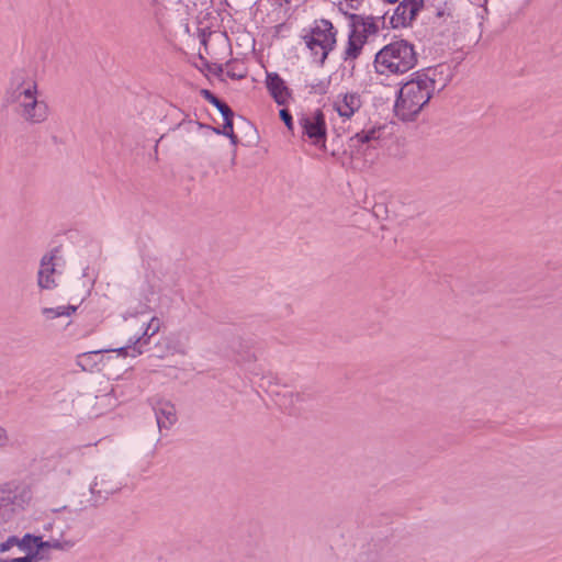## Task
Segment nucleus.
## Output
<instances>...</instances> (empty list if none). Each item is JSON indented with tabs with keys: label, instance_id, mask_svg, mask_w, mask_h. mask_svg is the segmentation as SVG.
Listing matches in <instances>:
<instances>
[{
	"label": "nucleus",
	"instance_id": "1",
	"mask_svg": "<svg viewBox=\"0 0 562 562\" xmlns=\"http://www.w3.org/2000/svg\"><path fill=\"white\" fill-rule=\"evenodd\" d=\"M4 103L25 123L35 125L45 123L50 109L42 98L36 74L25 67L11 71L5 91Z\"/></svg>",
	"mask_w": 562,
	"mask_h": 562
},
{
	"label": "nucleus",
	"instance_id": "2",
	"mask_svg": "<svg viewBox=\"0 0 562 562\" xmlns=\"http://www.w3.org/2000/svg\"><path fill=\"white\" fill-rule=\"evenodd\" d=\"M451 79L448 66L439 65L413 74L400 89L394 111L402 121H413L429 102L436 90H442Z\"/></svg>",
	"mask_w": 562,
	"mask_h": 562
},
{
	"label": "nucleus",
	"instance_id": "3",
	"mask_svg": "<svg viewBox=\"0 0 562 562\" xmlns=\"http://www.w3.org/2000/svg\"><path fill=\"white\" fill-rule=\"evenodd\" d=\"M131 327H137V331L128 338L127 342L115 349H104L83 352L77 356L76 363L81 368L82 371L92 372L98 367L97 358L102 352L114 351L119 357L122 358H136L140 356L145 348L149 345L150 338L155 336L161 326V322L158 317L142 313L130 323Z\"/></svg>",
	"mask_w": 562,
	"mask_h": 562
},
{
	"label": "nucleus",
	"instance_id": "4",
	"mask_svg": "<svg viewBox=\"0 0 562 562\" xmlns=\"http://www.w3.org/2000/svg\"><path fill=\"white\" fill-rule=\"evenodd\" d=\"M417 64V54L413 44L405 40L393 41L381 48L374 58V68L378 74L403 75Z\"/></svg>",
	"mask_w": 562,
	"mask_h": 562
},
{
	"label": "nucleus",
	"instance_id": "5",
	"mask_svg": "<svg viewBox=\"0 0 562 562\" xmlns=\"http://www.w3.org/2000/svg\"><path fill=\"white\" fill-rule=\"evenodd\" d=\"M336 30L329 20H315L302 36L314 63L323 65L336 45Z\"/></svg>",
	"mask_w": 562,
	"mask_h": 562
},
{
	"label": "nucleus",
	"instance_id": "6",
	"mask_svg": "<svg viewBox=\"0 0 562 562\" xmlns=\"http://www.w3.org/2000/svg\"><path fill=\"white\" fill-rule=\"evenodd\" d=\"M301 130V139L318 149H326L327 124L325 114L321 109L302 113L297 119Z\"/></svg>",
	"mask_w": 562,
	"mask_h": 562
},
{
	"label": "nucleus",
	"instance_id": "7",
	"mask_svg": "<svg viewBox=\"0 0 562 562\" xmlns=\"http://www.w3.org/2000/svg\"><path fill=\"white\" fill-rule=\"evenodd\" d=\"M384 128L380 125L370 126L356 133L348 139V149L353 159L370 161L381 145Z\"/></svg>",
	"mask_w": 562,
	"mask_h": 562
},
{
	"label": "nucleus",
	"instance_id": "8",
	"mask_svg": "<svg viewBox=\"0 0 562 562\" xmlns=\"http://www.w3.org/2000/svg\"><path fill=\"white\" fill-rule=\"evenodd\" d=\"M349 27L345 58L353 59L360 54L367 38L378 32V25L372 16L352 14L350 16Z\"/></svg>",
	"mask_w": 562,
	"mask_h": 562
},
{
	"label": "nucleus",
	"instance_id": "9",
	"mask_svg": "<svg viewBox=\"0 0 562 562\" xmlns=\"http://www.w3.org/2000/svg\"><path fill=\"white\" fill-rule=\"evenodd\" d=\"M31 498V488L25 483L12 481L0 486V509L22 510Z\"/></svg>",
	"mask_w": 562,
	"mask_h": 562
},
{
	"label": "nucleus",
	"instance_id": "10",
	"mask_svg": "<svg viewBox=\"0 0 562 562\" xmlns=\"http://www.w3.org/2000/svg\"><path fill=\"white\" fill-rule=\"evenodd\" d=\"M424 7V0H403L395 8L390 22L394 29L412 25Z\"/></svg>",
	"mask_w": 562,
	"mask_h": 562
},
{
	"label": "nucleus",
	"instance_id": "11",
	"mask_svg": "<svg viewBox=\"0 0 562 562\" xmlns=\"http://www.w3.org/2000/svg\"><path fill=\"white\" fill-rule=\"evenodd\" d=\"M361 94L355 91L338 93L334 101L333 108L342 121L350 120L362 106Z\"/></svg>",
	"mask_w": 562,
	"mask_h": 562
},
{
	"label": "nucleus",
	"instance_id": "12",
	"mask_svg": "<svg viewBox=\"0 0 562 562\" xmlns=\"http://www.w3.org/2000/svg\"><path fill=\"white\" fill-rule=\"evenodd\" d=\"M266 88L278 105H285L292 98V92L285 81L277 72H267Z\"/></svg>",
	"mask_w": 562,
	"mask_h": 562
},
{
	"label": "nucleus",
	"instance_id": "13",
	"mask_svg": "<svg viewBox=\"0 0 562 562\" xmlns=\"http://www.w3.org/2000/svg\"><path fill=\"white\" fill-rule=\"evenodd\" d=\"M233 116H234V113L228 114L227 116H223L224 124H223L222 130L215 128V127H210L206 124H203V123H200V122H193V121L181 122L178 125V127L179 128H186L187 132H195V131H200L202 128H206V130L212 131L215 134H222L224 136H227L232 140V143L235 144L236 140H237V137L234 134Z\"/></svg>",
	"mask_w": 562,
	"mask_h": 562
},
{
	"label": "nucleus",
	"instance_id": "14",
	"mask_svg": "<svg viewBox=\"0 0 562 562\" xmlns=\"http://www.w3.org/2000/svg\"><path fill=\"white\" fill-rule=\"evenodd\" d=\"M53 254L45 255L41 260V267L37 273V284L41 289H54L56 283V263Z\"/></svg>",
	"mask_w": 562,
	"mask_h": 562
},
{
	"label": "nucleus",
	"instance_id": "15",
	"mask_svg": "<svg viewBox=\"0 0 562 562\" xmlns=\"http://www.w3.org/2000/svg\"><path fill=\"white\" fill-rule=\"evenodd\" d=\"M155 415L158 428L169 429L177 422L175 405L168 401H159L155 407Z\"/></svg>",
	"mask_w": 562,
	"mask_h": 562
},
{
	"label": "nucleus",
	"instance_id": "16",
	"mask_svg": "<svg viewBox=\"0 0 562 562\" xmlns=\"http://www.w3.org/2000/svg\"><path fill=\"white\" fill-rule=\"evenodd\" d=\"M18 548L26 552V554L37 553V561L44 558L43 554H41V549H37L40 536L26 533L22 538H18Z\"/></svg>",
	"mask_w": 562,
	"mask_h": 562
},
{
	"label": "nucleus",
	"instance_id": "17",
	"mask_svg": "<svg viewBox=\"0 0 562 562\" xmlns=\"http://www.w3.org/2000/svg\"><path fill=\"white\" fill-rule=\"evenodd\" d=\"M77 311L75 305H59L56 307H43L42 314L46 319H55L63 316H71Z\"/></svg>",
	"mask_w": 562,
	"mask_h": 562
},
{
	"label": "nucleus",
	"instance_id": "18",
	"mask_svg": "<svg viewBox=\"0 0 562 562\" xmlns=\"http://www.w3.org/2000/svg\"><path fill=\"white\" fill-rule=\"evenodd\" d=\"M75 546V541L72 540H59V539H49L44 541L42 537H40V543L37 544V549H41V553L45 549H54L66 551L71 549Z\"/></svg>",
	"mask_w": 562,
	"mask_h": 562
},
{
	"label": "nucleus",
	"instance_id": "19",
	"mask_svg": "<svg viewBox=\"0 0 562 562\" xmlns=\"http://www.w3.org/2000/svg\"><path fill=\"white\" fill-rule=\"evenodd\" d=\"M201 95L211 104H213L222 114V116H227L232 114V109L224 102H222L217 97H215L210 90L203 89L201 90Z\"/></svg>",
	"mask_w": 562,
	"mask_h": 562
},
{
	"label": "nucleus",
	"instance_id": "20",
	"mask_svg": "<svg viewBox=\"0 0 562 562\" xmlns=\"http://www.w3.org/2000/svg\"><path fill=\"white\" fill-rule=\"evenodd\" d=\"M305 88L308 89L310 93L325 94L329 88V80L327 79H312L306 81Z\"/></svg>",
	"mask_w": 562,
	"mask_h": 562
},
{
	"label": "nucleus",
	"instance_id": "21",
	"mask_svg": "<svg viewBox=\"0 0 562 562\" xmlns=\"http://www.w3.org/2000/svg\"><path fill=\"white\" fill-rule=\"evenodd\" d=\"M18 537L10 536L5 541L0 543V553L10 551L13 547H18Z\"/></svg>",
	"mask_w": 562,
	"mask_h": 562
},
{
	"label": "nucleus",
	"instance_id": "22",
	"mask_svg": "<svg viewBox=\"0 0 562 562\" xmlns=\"http://www.w3.org/2000/svg\"><path fill=\"white\" fill-rule=\"evenodd\" d=\"M280 119L284 122L286 128L291 132L294 130V123L291 113L286 109H281L279 112Z\"/></svg>",
	"mask_w": 562,
	"mask_h": 562
},
{
	"label": "nucleus",
	"instance_id": "23",
	"mask_svg": "<svg viewBox=\"0 0 562 562\" xmlns=\"http://www.w3.org/2000/svg\"><path fill=\"white\" fill-rule=\"evenodd\" d=\"M5 562H37V553L25 554L24 557L5 559Z\"/></svg>",
	"mask_w": 562,
	"mask_h": 562
},
{
	"label": "nucleus",
	"instance_id": "24",
	"mask_svg": "<svg viewBox=\"0 0 562 562\" xmlns=\"http://www.w3.org/2000/svg\"><path fill=\"white\" fill-rule=\"evenodd\" d=\"M9 442V436L7 430L0 425V448H3Z\"/></svg>",
	"mask_w": 562,
	"mask_h": 562
},
{
	"label": "nucleus",
	"instance_id": "25",
	"mask_svg": "<svg viewBox=\"0 0 562 562\" xmlns=\"http://www.w3.org/2000/svg\"><path fill=\"white\" fill-rule=\"evenodd\" d=\"M344 3L350 9H358L363 0H342Z\"/></svg>",
	"mask_w": 562,
	"mask_h": 562
},
{
	"label": "nucleus",
	"instance_id": "26",
	"mask_svg": "<svg viewBox=\"0 0 562 562\" xmlns=\"http://www.w3.org/2000/svg\"><path fill=\"white\" fill-rule=\"evenodd\" d=\"M97 487H98V481L95 479L94 482L90 485V492L92 494L101 493V491L98 490Z\"/></svg>",
	"mask_w": 562,
	"mask_h": 562
},
{
	"label": "nucleus",
	"instance_id": "27",
	"mask_svg": "<svg viewBox=\"0 0 562 562\" xmlns=\"http://www.w3.org/2000/svg\"><path fill=\"white\" fill-rule=\"evenodd\" d=\"M160 291V285L158 284H155L151 286V294L156 293V292H159Z\"/></svg>",
	"mask_w": 562,
	"mask_h": 562
},
{
	"label": "nucleus",
	"instance_id": "28",
	"mask_svg": "<svg viewBox=\"0 0 562 562\" xmlns=\"http://www.w3.org/2000/svg\"><path fill=\"white\" fill-rule=\"evenodd\" d=\"M88 268L83 270V277H88Z\"/></svg>",
	"mask_w": 562,
	"mask_h": 562
},
{
	"label": "nucleus",
	"instance_id": "29",
	"mask_svg": "<svg viewBox=\"0 0 562 562\" xmlns=\"http://www.w3.org/2000/svg\"><path fill=\"white\" fill-rule=\"evenodd\" d=\"M89 282H90V284L92 285V284H93V282H94V278H92V277H91V278L89 279Z\"/></svg>",
	"mask_w": 562,
	"mask_h": 562
},
{
	"label": "nucleus",
	"instance_id": "30",
	"mask_svg": "<svg viewBox=\"0 0 562 562\" xmlns=\"http://www.w3.org/2000/svg\"><path fill=\"white\" fill-rule=\"evenodd\" d=\"M0 562H5V559H1V558H0Z\"/></svg>",
	"mask_w": 562,
	"mask_h": 562
}]
</instances>
